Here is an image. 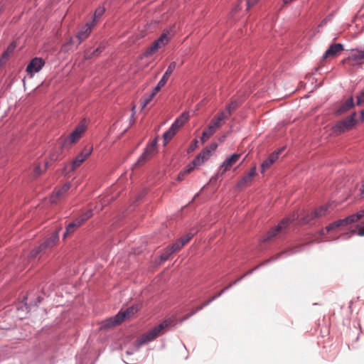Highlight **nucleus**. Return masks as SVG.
<instances>
[{
	"label": "nucleus",
	"mask_w": 364,
	"mask_h": 364,
	"mask_svg": "<svg viewBox=\"0 0 364 364\" xmlns=\"http://www.w3.org/2000/svg\"><path fill=\"white\" fill-rule=\"evenodd\" d=\"M354 105L353 98L350 97L344 103H343L339 108L336 110V114H343L350 109Z\"/></svg>",
	"instance_id": "22"
},
{
	"label": "nucleus",
	"mask_w": 364,
	"mask_h": 364,
	"mask_svg": "<svg viewBox=\"0 0 364 364\" xmlns=\"http://www.w3.org/2000/svg\"><path fill=\"white\" fill-rule=\"evenodd\" d=\"M172 254L173 251L171 250V249L168 247L164 250L163 252L160 255L161 262L166 261Z\"/></svg>",
	"instance_id": "29"
},
{
	"label": "nucleus",
	"mask_w": 364,
	"mask_h": 364,
	"mask_svg": "<svg viewBox=\"0 0 364 364\" xmlns=\"http://www.w3.org/2000/svg\"><path fill=\"white\" fill-rule=\"evenodd\" d=\"M92 215V210L91 208L87 209L85 212L82 213L80 215L76 218L73 222L70 223L66 228H78L82 225Z\"/></svg>",
	"instance_id": "14"
},
{
	"label": "nucleus",
	"mask_w": 364,
	"mask_h": 364,
	"mask_svg": "<svg viewBox=\"0 0 364 364\" xmlns=\"http://www.w3.org/2000/svg\"><path fill=\"white\" fill-rule=\"evenodd\" d=\"M157 93L158 92H155V90H153L151 93H149L148 95L144 96L141 100V105L142 109L145 108L151 102V101L153 100V98Z\"/></svg>",
	"instance_id": "25"
},
{
	"label": "nucleus",
	"mask_w": 364,
	"mask_h": 364,
	"mask_svg": "<svg viewBox=\"0 0 364 364\" xmlns=\"http://www.w3.org/2000/svg\"><path fill=\"white\" fill-rule=\"evenodd\" d=\"M150 159L146 156L144 153L140 156L136 162L134 164V168H139L142 166Z\"/></svg>",
	"instance_id": "27"
},
{
	"label": "nucleus",
	"mask_w": 364,
	"mask_h": 364,
	"mask_svg": "<svg viewBox=\"0 0 364 364\" xmlns=\"http://www.w3.org/2000/svg\"><path fill=\"white\" fill-rule=\"evenodd\" d=\"M353 59L356 60H361L364 59V48L356 49V53L353 55Z\"/></svg>",
	"instance_id": "35"
},
{
	"label": "nucleus",
	"mask_w": 364,
	"mask_h": 364,
	"mask_svg": "<svg viewBox=\"0 0 364 364\" xmlns=\"http://www.w3.org/2000/svg\"><path fill=\"white\" fill-rule=\"evenodd\" d=\"M105 9L102 7H98L95 10L94 16H93V19L95 20L96 23H97V19L100 18L103 15V14L105 13Z\"/></svg>",
	"instance_id": "34"
},
{
	"label": "nucleus",
	"mask_w": 364,
	"mask_h": 364,
	"mask_svg": "<svg viewBox=\"0 0 364 364\" xmlns=\"http://www.w3.org/2000/svg\"><path fill=\"white\" fill-rule=\"evenodd\" d=\"M59 240L58 231H55L49 238H48L43 244L38 247L33 249L30 256L32 258H36L40 253L45 251L46 249L52 248L55 246Z\"/></svg>",
	"instance_id": "10"
},
{
	"label": "nucleus",
	"mask_w": 364,
	"mask_h": 364,
	"mask_svg": "<svg viewBox=\"0 0 364 364\" xmlns=\"http://www.w3.org/2000/svg\"><path fill=\"white\" fill-rule=\"evenodd\" d=\"M65 148L62 146V143L59 141L58 146L54 147L49 154V161L53 162L60 159L63 156V150Z\"/></svg>",
	"instance_id": "15"
},
{
	"label": "nucleus",
	"mask_w": 364,
	"mask_h": 364,
	"mask_svg": "<svg viewBox=\"0 0 364 364\" xmlns=\"http://www.w3.org/2000/svg\"><path fill=\"white\" fill-rule=\"evenodd\" d=\"M323 230H324V229H321V233L322 234H324Z\"/></svg>",
	"instance_id": "55"
},
{
	"label": "nucleus",
	"mask_w": 364,
	"mask_h": 364,
	"mask_svg": "<svg viewBox=\"0 0 364 364\" xmlns=\"http://www.w3.org/2000/svg\"><path fill=\"white\" fill-rule=\"evenodd\" d=\"M282 229H270L262 238V242H269L277 237Z\"/></svg>",
	"instance_id": "23"
},
{
	"label": "nucleus",
	"mask_w": 364,
	"mask_h": 364,
	"mask_svg": "<svg viewBox=\"0 0 364 364\" xmlns=\"http://www.w3.org/2000/svg\"><path fill=\"white\" fill-rule=\"evenodd\" d=\"M139 311L138 306H132L126 310H121L114 316L110 317L102 322V328H111L122 323L126 318H130Z\"/></svg>",
	"instance_id": "2"
},
{
	"label": "nucleus",
	"mask_w": 364,
	"mask_h": 364,
	"mask_svg": "<svg viewBox=\"0 0 364 364\" xmlns=\"http://www.w3.org/2000/svg\"><path fill=\"white\" fill-rule=\"evenodd\" d=\"M302 216V211L293 213L291 215L283 218L280 223L278 224L274 228H287V226L293 224V222L296 220H299V223L300 225H304L301 220Z\"/></svg>",
	"instance_id": "12"
},
{
	"label": "nucleus",
	"mask_w": 364,
	"mask_h": 364,
	"mask_svg": "<svg viewBox=\"0 0 364 364\" xmlns=\"http://www.w3.org/2000/svg\"><path fill=\"white\" fill-rule=\"evenodd\" d=\"M333 229H329V228H327V229H325V230L326 231V232H328L330 230H333Z\"/></svg>",
	"instance_id": "54"
},
{
	"label": "nucleus",
	"mask_w": 364,
	"mask_h": 364,
	"mask_svg": "<svg viewBox=\"0 0 364 364\" xmlns=\"http://www.w3.org/2000/svg\"><path fill=\"white\" fill-rule=\"evenodd\" d=\"M252 181V178H248L247 177V174L246 176H245L239 182L238 185L240 186H243L245 184H247L248 183H250V181Z\"/></svg>",
	"instance_id": "42"
},
{
	"label": "nucleus",
	"mask_w": 364,
	"mask_h": 364,
	"mask_svg": "<svg viewBox=\"0 0 364 364\" xmlns=\"http://www.w3.org/2000/svg\"><path fill=\"white\" fill-rule=\"evenodd\" d=\"M174 32L172 30H166L161 33L159 38L146 49L144 55L148 57L156 53L159 48L165 46L173 36Z\"/></svg>",
	"instance_id": "5"
},
{
	"label": "nucleus",
	"mask_w": 364,
	"mask_h": 364,
	"mask_svg": "<svg viewBox=\"0 0 364 364\" xmlns=\"http://www.w3.org/2000/svg\"><path fill=\"white\" fill-rule=\"evenodd\" d=\"M188 113L183 112L176 119L170 129L164 134L163 138L164 144H166L174 136L178 130L188 122Z\"/></svg>",
	"instance_id": "6"
},
{
	"label": "nucleus",
	"mask_w": 364,
	"mask_h": 364,
	"mask_svg": "<svg viewBox=\"0 0 364 364\" xmlns=\"http://www.w3.org/2000/svg\"><path fill=\"white\" fill-rule=\"evenodd\" d=\"M241 156L240 154H234L232 156H229V166L237 162L238 159Z\"/></svg>",
	"instance_id": "38"
},
{
	"label": "nucleus",
	"mask_w": 364,
	"mask_h": 364,
	"mask_svg": "<svg viewBox=\"0 0 364 364\" xmlns=\"http://www.w3.org/2000/svg\"><path fill=\"white\" fill-rule=\"evenodd\" d=\"M350 235H358L359 236H364V229H354L350 232Z\"/></svg>",
	"instance_id": "41"
},
{
	"label": "nucleus",
	"mask_w": 364,
	"mask_h": 364,
	"mask_svg": "<svg viewBox=\"0 0 364 364\" xmlns=\"http://www.w3.org/2000/svg\"><path fill=\"white\" fill-rule=\"evenodd\" d=\"M225 114L222 112L218 114L211 121L210 125L216 131L223 124L225 123Z\"/></svg>",
	"instance_id": "19"
},
{
	"label": "nucleus",
	"mask_w": 364,
	"mask_h": 364,
	"mask_svg": "<svg viewBox=\"0 0 364 364\" xmlns=\"http://www.w3.org/2000/svg\"><path fill=\"white\" fill-rule=\"evenodd\" d=\"M157 139H154L151 142H150L146 147L144 151L143 152L146 156L149 159H151L153 156L156 153L157 149Z\"/></svg>",
	"instance_id": "20"
},
{
	"label": "nucleus",
	"mask_w": 364,
	"mask_h": 364,
	"mask_svg": "<svg viewBox=\"0 0 364 364\" xmlns=\"http://www.w3.org/2000/svg\"><path fill=\"white\" fill-rule=\"evenodd\" d=\"M256 174V168H252L247 173L248 178H252Z\"/></svg>",
	"instance_id": "45"
},
{
	"label": "nucleus",
	"mask_w": 364,
	"mask_h": 364,
	"mask_svg": "<svg viewBox=\"0 0 364 364\" xmlns=\"http://www.w3.org/2000/svg\"><path fill=\"white\" fill-rule=\"evenodd\" d=\"M45 64L44 60L41 58H34L28 64L26 71L31 75L39 72Z\"/></svg>",
	"instance_id": "13"
},
{
	"label": "nucleus",
	"mask_w": 364,
	"mask_h": 364,
	"mask_svg": "<svg viewBox=\"0 0 364 364\" xmlns=\"http://www.w3.org/2000/svg\"><path fill=\"white\" fill-rule=\"evenodd\" d=\"M48 164H49L48 161H46L43 168H42L40 164L36 165L34 170H33V176L35 177H38L41 174H42V173H43L46 170V168L48 166Z\"/></svg>",
	"instance_id": "26"
},
{
	"label": "nucleus",
	"mask_w": 364,
	"mask_h": 364,
	"mask_svg": "<svg viewBox=\"0 0 364 364\" xmlns=\"http://www.w3.org/2000/svg\"><path fill=\"white\" fill-rule=\"evenodd\" d=\"M209 304V301H207L206 303H205L204 304L201 305V306H198L194 311H193L190 314H186L185 316H184V319H188V318H190L191 316H192L193 315H194L197 311L201 310L204 306H205L206 305H208Z\"/></svg>",
	"instance_id": "37"
},
{
	"label": "nucleus",
	"mask_w": 364,
	"mask_h": 364,
	"mask_svg": "<svg viewBox=\"0 0 364 364\" xmlns=\"http://www.w3.org/2000/svg\"><path fill=\"white\" fill-rule=\"evenodd\" d=\"M363 217H364V208L363 210L358 211L356 213L351 215V218H353V220H354V222L358 221V220L361 219Z\"/></svg>",
	"instance_id": "36"
},
{
	"label": "nucleus",
	"mask_w": 364,
	"mask_h": 364,
	"mask_svg": "<svg viewBox=\"0 0 364 364\" xmlns=\"http://www.w3.org/2000/svg\"><path fill=\"white\" fill-rule=\"evenodd\" d=\"M176 63L174 61L171 62L169 64L167 70H166V72L164 73L166 75V77H170L172 73L173 72V70L176 69Z\"/></svg>",
	"instance_id": "32"
},
{
	"label": "nucleus",
	"mask_w": 364,
	"mask_h": 364,
	"mask_svg": "<svg viewBox=\"0 0 364 364\" xmlns=\"http://www.w3.org/2000/svg\"><path fill=\"white\" fill-rule=\"evenodd\" d=\"M16 43L13 42L11 43L7 48L6 50L3 53L2 57L4 58H7L9 55L13 53L14 50L16 48Z\"/></svg>",
	"instance_id": "30"
},
{
	"label": "nucleus",
	"mask_w": 364,
	"mask_h": 364,
	"mask_svg": "<svg viewBox=\"0 0 364 364\" xmlns=\"http://www.w3.org/2000/svg\"><path fill=\"white\" fill-rule=\"evenodd\" d=\"M102 48L101 47H98L92 52V55L94 56H97L102 52Z\"/></svg>",
	"instance_id": "46"
},
{
	"label": "nucleus",
	"mask_w": 364,
	"mask_h": 364,
	"mask_svg": "<svg viewBox=\"0 0 364 364\" xmlns=\"http://www.w3.org/2000/svg\"><path fill=\"white\" fill-rule=\"evenodd\" d=\"M87 122L86 119H84L80 122V123L75 127L74 131L69 136L60 139V141L62 143V146L65 149L70 148L73 144L79 141L82 134L87 129Z\"/></svg>",
	"instance_id": "4"
},
{
	"label": "nucleus",
	"mask_w": 364,
	"mask_h": 364,
	"mask_svg": "<svg viewBox=\"0 0 364 364\" xmlns=\"http://www.w3.org/2000/svg\"><path fill=\"white\" fill-rule=\"evenodd\" d=\"M102 48L101 47H98L92 52V55L94 56H97L102 52Z\"/></svg>",
	"instance_id": "47"
},
{
	"label": "nucleus",
	"mask_w": 364,
	"mask_h": 364,
	"mask_svg": "<svg viewBox=\"0 0 364 364\" xmlns=\"http://www.w3.org/2000/svg\"><path fill=\"white\" fill-rule=\"evenodd\" d=\"M364 104V90L357 96V105Z\"/></svg>",
	"instance_id": "40"
},
{
	"label": "nucleus",
	"mask_w": 364,
	"mask_h": 364,
	"mask_svg": "<svg viewBox=\"0 0 364 364\" xmlns=\"http://www.w3.org/2000/svg\"><path fill=\"white\" fill-rule=\"evenodd\" d=\"M198 141L197 139H194L191 144L190 145L189 148H188V151H193L195 149H196L198 147Z\"/></svg>",
	"instance_id": "44"
},
{
	"label": "nucleus",
	"mask_w": 364,
	"mask_h": 364,
	"mask_svg": "<svg viewBox=\"0 0 364 364\" xmlns=\"http://www.w3.org/2000/svg\"><path fill=\"white\" fill-rule=\"evenodd\" d=\"M95 25L96 22L95 19H92L90 22L87 23L83 27H82V28L79 31L75 37L70 38L69 43L70 44H80L81 42L85 41L89 36Z\"/></svg>",
	"instance_id": "9"
},
{
	"label": "nucleus",
	"mask_w": 364,
	"mask_h": 364,
	"mask_svg": "<svg viewBox=\"0 0 364 364\" xmlns=\"http://www.w3.org/2000/svg\"><path fill=\"white\" fill-rule=\"evenodd\" d=\"M326 22H327V19L326 18V19H324V20H323V21H322V22H321V25H320V26H323V24H325Z\"/></svg>",
	"instance_id": "51"
},
{
	"label": "nucleus",
	"mask_w": 364,
	"mask_h": 364,
	"mask_svg": "<svg viewBox=\"0 0 364 364\" xmlns=\"http://www.w3.org/2000/svg\"><path fill=\"white\" fill-rule=\"evenodd\" d=\"M92 146H86L83 150L75 157L72 162V171L75 170L79 167L92 154Z\"/></svg>",
	"instance_id": "11"
},
{
	"label": "nucleus",
	"mask_w": 364,
	"mask_h": 364,
	"mask_svg": "<svg viewBox=\"0 0 364 364\" xmlns=\"http://www.w3.org/2000/svg\"><path fill=\"white\" fill-rule=\"evenodd\" d=\"M184 245H182V242L180 240L176 241L171 246L168 247L171 250L173 251V253L179 251Z\"/></svg>",
	"instance_id": "33"
},
{
	"label": "nucleus",
	"mask_w": 364,
	"mask_h": 364,
	"mask_svg": "<svg viewBox=\"0 0 364 364\" xmlns=\"http://www.w3.org/2000/svg\"><path fill=\"white\" fill-rule=\"evenodd\" d=\"M343 50L342 43H336L331 45L323 54V58L325 59L329 56H335Z\"/></svg>",
	"instance_id": "16"
},
{
	"label": "nucleus",
	"mask_w": 364,
	"mask_h": 364,
	"mask_svg": "<svg viewBox=\"0 0 364 364\" xmlns=\"http://www.w3.org/2000/svg\"><path fill=\"white\" fill-rule=\"evenodd\" d=\"M259 0H246L247 9H250L255 6Z\"/></svg>",
	"instance_id": "43"
},
{
	"label": "nucleus",
	"mask_w": 364,
	"mask_h": 364,
	"mask_svg": "<svg viewBox=\"0 0 364 364\" xmlns=\"http://www.w3.org/2000/svg\"><path fill=\"white\" fill-rule=\"evenodd\" d=\"M326 22H327V19L326 18V19H324V20H323V21H322V22H321V25H320V26H323V24H325Z\"/></svg>",
	"instance_id": "52"
},
{
	"label": "nucleus",
	"mask_w": 364,
	"mask_h": 364,
	"mask_svg": "<svg viewBox=\"0 0 364 364\" xmlns=\"http://www.w3.org/2000/svg\"><path fill=\"white\" fill-rule=\"evenodd\" d=\"M216 146V144H213L210 145V149L206 148L203 150L190 164H188L178 173L177 180L179 181H183L186 176L190 173L196 167L202 165L209 159L211 151L215 150Z\"/></svg>",
	"instance_id": "1"
},
{
	"label": "nucleus",
	"mask_w": 364,
	"mask_h": 364,
	"mask_svg": "<svg viewBox=\"0 0 364 364\" xmlns=\"http://www.w3.org/2000/svg\"><path fill=\"white\" fill-rule=\"evenodd\" d=\"M353 223L355 222L353 220V218H351L350 215L343 219H339L335 221L333 223L331 224L328 226H326V228H341V226L350 225Z\"/></svg>",
	"instance_id": "21"
},
{
	"label": "nucleus",
	"mask_w": 364,
	"mask_h": 364,
	"mask_svg": "<svg viewBox=\"0 0 364 364\" xmlns=\"http://www.w3.org/2000/svg\"><path fill=\"white\" fill-rule=\"evenodd\" d=\"M236 106H237V104L235 102H231V104L229 103V107H228L229 112L230 111L231 109L235 108Z\"/></svg>",
	"instance_id": "48"
},
{
	"label": "nucleus",
	"mask_w": 364,
	"mask_h": 364,
	"mask_svg": "<svg viewBox=\"0 0 364 364\" xmlns=\"http://www.w3.org/2000/svg\"><path fill=\"white\" fill-rule=\"evenodd\" d=\"M215 132V130L214 128L209 125L206 129H205L202 134V136L200 137V140L202 143L205 142Z\"/></svg>",
	"instance_id": "24"
},
{
	"label": "nucleus",
	"mask_w": 364,
	"mask_h": 364,
	"mask_svg": "<svg viewBox=\"0 0 364 364\" xmlns=\"http://www.w3.org/2000/svg\"><path fill=\"white\" fill-rule=\"evenodd\" d=\"M196 233L188 232L185 236L181 237L179 240L182 242V245H186L195 235Z\"/></svg>",
	"instance_id": "31"
},
{
	"label": "nucleus",
	"mask_w": 364,
	"mask_h": 364,
	"mask_svg": "<svg viewBox=\"0 0 364 364\" xmlns=\"http://www.w3.org/2000/svg\"><path fill=\"white\" fill-rule=\"evenodd\" d=\"M74 229H66L65 232L64 233V237H65L68 235L73 232Z\"/></svg>",
	"instance_id": "49"
},
{
	"label": "nucleus",
	"mask_w": 364,
	"mask_h": 364,
	"mask_svg": "<svg viewBox=\"0 0 364 364\" xmlns=\"http://www.w3.org/2000/svg\"><path fill=\"white\" fill-rule=\"evenodd\" d=\"M361 118L364 120V109L361 111Z\"/></svg>",
	"instance_id": "53"
},
{
	"label": "nucleus",
	"mask_w": 364,
	"mask_h": 364,
	"mask_svg": "<svg viewBox=\"0 0 364 364\" xmlns=\"http://www.w3.org/2000/svg\"><path fill=\"white\" fill-rule=\"evenodd\" d=\"M281 151L282 150H279L277 152L272 153L266 160L262 162L261 165L262 171H264L270 167V166L278 159L279 154L281 153Z\"/></svg>",
	"instance_id": "18"
},
{
	"label": "nucleus",
	"mask_w": 364,
	"mask_h": 364,
	"mask_svg": "<svg viewBox=\"0 0 364 364\" xmlns=\"http://www.w3.org/2000/svg\"><path fill=\"white\" fill-rule=\"evenodd\" d=\"M171 321H164L159 325L155 326L153 329L148 331L147 333L141 335L136 341L135 346L139 348L142 345L154 341L158 336H159L164 328L171 324Z\"/></svg>",
	"instance_id": "3"
},
{
	"label": "nucleus",
	"mask_w": 364,
	"mask_h": 364,
	"mask_svg": "<svg viewBox=\"0 0 364 364\" xmlns=\"http://www.w3.org/2000/svg\"><path fill=\"white\" fill-rule=\"evenodd\" d=\"M169 77H166V75L164 74L161 79L159 80L156 86L154 87L155 92H159L161 89L164 87V85L166 84Z\"/></svg>",
	"instance_id": "28"
},
{
	"label": "nucleus",
	"mask_w": 364,
	"mask_h": 364,
	"mask_svg": "<svg viewBox=\"0 0 364 364\" xmlns=\"http://www.w3.org/2000/svg\"><path fill=\"white\" fill-rule=\"evenodd\" d=\"M328 205H324L318 207V208L315 209L314 211L311 213L302 210V223L304 225L311 224L316 219L325 215L328 212Z\"/></svg>",
	"instance_id": "7"
},
{
	"label": "nucleus",
	"mask_w": 364,
	"mask_h": 364,
	"mask_svg": "<svg viewBox=\"0 0 364 364\" xmlns=\"http://www.w3.org/2000/svg\"><path fill=\"white\" fill-rule=\"evenodd\" d=\"M228 170V159L225 160L223 163V165L221 166L220 172L218 173V175H223L225 173V171Z\"/></svg>",
	"instance_id": "39"
},
{
	"label": "nucleus",
	"mask_w": 364,
	"mask_h": 364,
	"mask_svg": "<svg viewBox=\"0 0 364 364\" xmlns=\"http://www.w3.org/2000/svg\"><path fill=\"white\" fill-rule=\"evenodd\" d=\"M294 1V0H283V4H284V5H287V4L291 3Z\"/></svg>",
	"instance_id": "50"
},
{
	"label": "nucleus",
	"mask_w": 364,
	"mask_h": 364,
	"mask_svg": "<svg viewBox=\"0 0 364 364\" xmlns=\"http://www.w3.org/2000/svg\"><path fill=\"white\" fill-rule=\"evenodd\" d=\"M356 113L353 112L345 119L338 121L333 127V132L340 134L353 127L355 124Z\"/></svg>",
	"instance_id": "8"
},
{
	"label": "nucleus",
	"mask_w": 364,
	"mask_h": 364,
	"mask_svg": "<svg viewBox=\"0 0 364 364\" xmlns=\"http://www.w3.org/2000/svg\"><path fill=\"white\" fill-rule=\"evenodd\" d=\"M70 188L69 183L63 185L60 188L55 191L50 197V201L52 203H55L58 201V198L64 195Z\"/></svg>",
	"instance_id": "17"
}]
</instances>
